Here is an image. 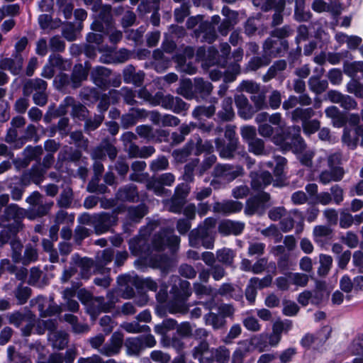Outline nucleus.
<instances>
[{"mask_svg": "<svg viewBox=\"0 0 363 363\" xmlns=\"http://www.w3.org/2000/svg\"><path fill=\"white\" fill-rule=\"evenodd\" d=\"M269 200V194L264 191L250 197L245 203V214L249 216L255 214L262 216L268 207L267 203Z\"/></svg>", "mask_w": 363, "mask_h": 363, "instance_id": "obj_10", "label": "nucleus"}, {"mask_svg": "<svg viewBox=\"0 0 363 363\" xmlns=\"http://www.w3.org/2000/svg\"><path fill=\"white\" fill-rule=\"evenodd\" d=\"M194 89L195 96L199 95L202 99H206L211 94L213 86L210 82L196 77L194 79Z\"/></svg>", "mask_w": 363, "mask_h": 363, "instance_id": "obj_45", "label": "nucleus"}, {"mask_svg": "<svg viewBox=\"0 0 363 363\" xmlns=\"http://www.w3.org/2000/svg\"><path fill=\"white\" fill-rule=\"evenodd\" d=\"M27 218L28 215L26 209L20 207L16 203H10L4 210L2 215V219L4 221L9 222L13 220L12 223L8 224V225L17 226L19 225V229L23 230L25 228V225L23 223V220Z\"/></svg>", "mask_w": 363, "mask_h": 363, "instance_id": "obj_16", "label": "nucleus"}, {"mask_svg": "<svg viewBox=\"0 0 363 363\" xmlns=\"http://www.w3.org/2000/svg\"><path fill=\"white\" fill-rule=\"evenodd\" d=\"M244 174V168L240 164L219 163L214 167L211 175L213 177H221L223 181L231 182Z\"/></svg>", "mask_w": 363, "mask_h": 363, "instance_id": "obj_13", "label": "nucleus"}, {"mask_svg": "<svg viewBox=\"0 0 363 363\" xmlns=\"http://www.w3.org/2000/svg\"><path fill=\"white\" fill-rule=\"evenodd\" d=\"M194 148V142L193 140H189L182 147L174 150L172 155L177 163H184L192 153Z\"/></svg>", "mask_w": 363, "mask_h": 363, "instance_id": "obj_48", "label": "nucleus"}, {"mask_svg": "<svg viewBox=\"0 0 363 363\" xmlns=\"http://www.w3.org/2000/svg\"><path fill=\"white\" fill-rule=\"evenodd\" d=\"M220 61H221V59L219 51L214 47H211L208 50L205 62L202 63V67L205 69L213 65L225 67L226 66L225 64Z\"/></svg>", "mask_w": 363, "mask_h": 363, "instance_id": "obj_60", "label": "nucleus"}, {"mask_svg": "<svg viewBox=\"0 0 363 363\" xmlns=\"http://www.w3.org/2000/svg\"><path fill=\"white\" fill-rule=\"evenodd\" d=\"M159 225L157 221L149 222L146 226L140 229V233L129 241V249L135 256L147 257L152 252L148 237Z\"/></svg>", "mask_w": 363, "mask_h": 363, "instance_id": "obj_1", "label": "nucleus"}, {"mask_svg": "<svg viewBox=\"0 0 363 363\" xmlns=\"http://www.w3.org/2000/svg\"><path fill=\"white\" fill-rule=\"evenodd\" d=\"M123 77L125 83L140 86L144 81L145 73L143 71L136 72L135 67L130 65L123 69Z\"/></svg>", "mask_w": 363, "mask_h": 363, "instance_id": "obj_37", "label": "nucleus"}, {"mask_svg": "<svg viewBox=\"0 0 363 363\" xmlns=\"http://www.w3.org/2000/svg\"><path fill=\"white\" fill-rule=\"evenodd\" d=\"M206 325H211L213 330H219L225 327L226 320L218 313L209 312L203 317Z\"/></svg>", "mask_w": 363, "mask_h": 363, "instance_id": "obj_64", "label": "nucleus"}, {"mask_svg": "<svg viewBox=\"0 0 363 363\" xmlns=\"http://www.w3.org/2000/svg\"><path fill=\"white\" fill-rule=\"evenodd\" d=\"M218 103V99L213 97L210 100L208 106L200 105L194 108L192 111V117L197 120H201L203 117L211 118L216 112V104Z\"/></svg>", "mask_w": 363, "mask_h": 363, "instance_id": "obj_35", "label": "nucleus"}, {"mask_svg": "<svg viewBox=\"0 0 363 363\" xmlns=\"http://www.w3.org/2000/svg\"><path fill=\"white\" fill-rule=\"evenodd\" d=\"M192 140L194 142V155L199 156L203 153L205 154V156L214 155L212 154L214 147L211 140L203 141L198 134L194 135Z\"/></svg>", "mask_w": 363, "mask_h": 363, "instance_id": "obj_44", "label": "nucleus"}, {"mask_svg": "<svg viewBox=\"0 0 363 363\" xmlns=\"http://www.w3.org/2000/svg\"><path fill=\"white\" fill-rule=\"evenodd\" d=\"M216 161L217 157L216 155L204 156L201 162H200L199 158L191 160L184 167L183 179L186 182H194L195 175L202 177L213 167Z\"/></svg>", "mask_w": 363, "mask_h": 363, "instance_id": "obj_4", "label": "nucleus"}, {"mask_svg": "<svg viewBox=\"0 0 363 363\" xmlns=\"http://www.w3.org/2000/svg\"><path fill=\"white\" fill-rule=\"evenodd\" d=\"M243 208L241 202L234 200H225L220 202H216L213 204V210L215 213H221L223 215H229L231 213H236Z\"/></svg>", "mask_w": 363, "mask_h": 363, "instance_id": "obj_31", "label": "nucleus"}, {"mask_svg": "<svg viewBox=\"0 0 363 363\" xmlns=\"http://www.w3.org/2000/svg\"><path fill=\"white\" fill-rule=\"evenodd\" d=\"M39 258L38 250L36 245L28 243L26 245L23 255H21L20 263L23 265H29L38 261Z\"/></svg>", "mask_w": 363, "mask_h": 363, "instance_id": "obj_53", "label": "nucleus"}, {"mask_svg": "<svg viewBox=\"0 0 363 363\" xmlns=\"http://www.w3.org/2000/svg\"><path fill=\"white\" fill-rule=\"evenodd\" d=\"M88 71L82 66V65H77L74 67L71 75V85L74 89L79 87L82 82L86 79Z\"/></svg>", "mask_w": 363, "mask_h": 363, "instance_id": "obj_56", "label": "nucleus"}, {"mask_svg": "<svg viewBox=\"0 0 363 363\" xmlns=\"http://www.w3.org/2000/svg\"><path fill=\"white\" fill-rule=\"evenodd\" d=\"M33 313L30 311L22 312L16 311L13 313H8L6 318L9 323L19 328L23 322H26L28 319L32 318Z\"/></svg>", "mask_w": 363, "mask_h": 363, "instance_id": "obj_57", "label": "nucleus"}, {"mask_svg": "<svg viewBox=\"0 0 363 363\" xmlns=\"http://www.w3.org/2000/svg\"><path fill=\"white\" fill-rule=\"evenodd\" d=\"M235 103L238 116L245 120L252 118L256 112L255 108L249 103L247 98L243 94L235 95Z\"/></svg>", "mask_w": 363, "mask_h": 363, "instance_id": "obj_30", "label": "nucleus"}, {"mask_svg": "<svg viewBox=\"0 0 363 363\" xmlns=\"http://www.w3.org/2000/svg\"><path fill=\"white\" fill-rule=\"evenodd\" d=\"M26 202L29 205L26 209L28 219L34 220L48 216L54 202L48 201L45 199L44 196L38 191H33L26 199Z\"/></svg>", "mask_w": 363, "mask_h": 363, "instance_id": "obj_2", "label": "nucleus"}, {"mask_svg": "<svg viewBox=\"0 0 363 363\" xmlns=\"http://www.w3.org/2000/svg\"><path fill=\"white\" fill-rule=\"evenodd\" d=\"M45 173V169L40 164H37L25 171L21 177L26 184L34 183L39 185L44 180Z\"/></svg>", "mask_w": 363, "mask_h": 363, "instance_id": "obj_29", "label": "nucleus"}, {"mask_svg": "<svg viewBox=\"0 0 363 363\" xmlns=\"http://www.w3.org/2000/svg\"><path fill=\"white\" fill-rule=\"evenodd\" d=\"M333 236V229L328 225H318L313 228V240L320 247H324L328 245Z\"/></svg>", "mask_w": 363, "mask_h": 363, "instance_id": "obj_22", "label": "nucleus"}, {"mask_svg": "<svg viewBox=\"0 0 363 363\" xmlns=\"http://www.w3.org/2000/svg\"><path fill=\"white\" fill-rule=\"evenodd\" d=\"M331 328L329 326L323 327L315 335L307 333L301 340V345L308 349L316 340L320 343L325 342L330 337Z\"/></svg>", "mask_w": 363, "mask_h": 363, "instance_id": "obj_32", "label": "nucleus"}, {"mask_svg": "<svg viewBox=\"0 0 363 363\" xmlns=\"http://www.w3.org/2000/svg\"><path fill=\"white\" fill-rule=\"evenodd\" d=\"M287 69V62L286 60H277L269 67L267 72L262 76L264 82H268L272 79H277L283 82L286 78L284 72Z\"/></svg>", "mask_w": 363, "mask_h": 363, "instance_id": "obj_21", "label": "nucleus"}, {"mask_svg": "<svg viewBox=\"0 0 363 363\" xmlns=\"http://www.w3.org/2000/svg\"><path fill=\"white\" fill-rule=\"evenodd\" d=\"M27 186L28 185L23 182L21 177L16 182L9 183L8 188L10 191L11 199L15 201H21Z\"/></svg>", "mask_w": 363, "mask_h": 363, "instance_id": "obj_54", "label": "nucleus"}, {"mask_svg": "<svg viewBox=\"0 0 363 363\" xmlns=\"http://www.w3.org/2000/svg\"><path fill=\"white\" fill-rule=\"evenodd\" d=\"M23 65V57L21 53L13 54L11 57H6L0 60V69L9 70L13 75H18Z\"/></svg>", "mask_w": 363, "mask_h": 363, "instance_id": "obj_24", "label": "nucleus"}, {"mask_svg": "<svg viewBox=\"0 0 363 363\" xmlns=\"http://www.w3.org/2000/svg\"><path fill=\"white\" fill-rule=\"evenodd\" d=\"M106 155L110 160L113 161L118 155L116 147L107 139L103 140L101 145L96 147L91 152V157L97 160H105Z\"/></svg>", "mask_w": 363, "mask_h": 363, "instance_id": "obj_20", "label": "nucleus"}, {"mask_svg": "<svg viewBox=\"0 0 363 363\" xmlns=\"http://www.w3.org/2000/svg\"><path fill=\"white\" fill-rule=\"evenodd\" d=\"M192 357L199 363H213L214 357L208 342L197 344L191 350Z\"/></svg>", "mask_w": 363, "mask_h": 363, "instance_id": "obj_25", "label": "nucleus"}, {"mask_svg": "<svg viewBox=\"0 0 363 363\" xmlns=\"http://www.w3.org/2000/svg\"><path fill=\"white\" fill-rule=\"evenodd\" d=\"M99 11L91 24V29L100 33H108L113 28V18L111 13V6L100 5Z\"/></svg>", "mask_w": 363, "mask_h": 363, "instance_id": "obj_11", "label": "nucleus"}, {"mask_svg": "<svg viewBox=\"0 0 363 363\" xmlns=\"http://www.w3.org/2000/svg\"><path fill=\"white\" fill-rule=\"evenodd\" d=\"M345 173L343 168H329L328 169L323 170L320 172L319 175V182L324 185L332 182H340L342 179Z\"/></svg>", "mask_w": 363, "mask_h": 363, "instance_id": "obj_39", "label": "nucleus"}, {"mask_svg": "<svg viewBox=\"0 0 363 363\" xmlns=\"http://www.w3.org/2000/svg\"><path fill=\"white\" fill-rule=\"evenodd\" d=\"M312 13L306 9V0H295L294 18L298 22H308L312 18Z\"/></svg>", "mask_w": 363, "mask_h": 363, "instance_id": "obj_49", "label": "nucleus"}, {"mask_svg": "<svg viewBox=\"0 0 363 363\" xmlns=\"http://www.w3.org/2000/svg\"><path fill=\"white\" fill-rule=\"evenodd\" d=\"M245 225V223L240 221L226 220L219 224L218 232L223 235H238L243 231Z\"/></svg>", "mask_w": 363, "mask_h": 363, "instance_id": "obj_36", "label": "nucleus"}, {"mask_svg": "<svg viewBox=\"0 0 363 363\" xmlns=\"http://www.w3.org/2000/svg\"><path fill=\"white\" fill-rule=\"evenodd\" d=\"M117 220V216L113 213H96L93 226L94 231L96 235L106 233L116 225Z\"/></svg>", "mask_w": 363, "mask_h": 363, "instance_id": "obj_17", "label": "nucleus"}, {"mask_svg": "<svg viewBox=\"0 0 363 363\" xmlns=\"http://www.w3.org/2000/svg\"><path fill=\"white\" fill-rule=\"evenodd\" d=\"M181 239L174 233L172 228H163L155 233L152 239L151 249L156 251L164 250L169 247L172 250L179 247Z\"/></svg>", "mask_w": 363, "mask_h": 363, "instance_id": "obj_8", "label": "nucleus"}, {"mask_svg": "<svg viewBox=\"0 0 363 363\" xmlns=\"http://www.w3.org/2000/svg\"><path fill=\"white\" fill-rule=\"evenodd\" d=\"M328 296L325 283L318 281H316L313 290H305L299 294L297 301L303 306H306L310 303L312 305L319 306L328 299Z\"/></svg>", "mask_w": 363, "mask_h": 363, "instance_id": "obj_9", "label": "nucleus"}, {"mask_svg": "<svg viewBox=\"0 0 363 363\" xmlns=\"http://www.w3.org/2000/svg\"><path fill=\"white\" fill-rule=\"evenodd\" d=\"M170 294L188 300L192 294L190 282L186 280L179 279V286H173L170 290Z\"/></svg>", "mask_w": 363, "mask_h": 363, "instance_id": "obj_55", "label": "nucleus"}, {"mask_svg": "<svg viewBox=\"0 0 363 363\" xmlns=\"http://www.w3.org/2000/svg\"><path fill=\"white\" fill-rule=\"evenodd\" d=\"M114 257V250L111 248H107L97 253L95 261V269L94 273L104 274L108 272L110 269L106 266L111 263Z\"/></svg>", "mask_w": 363, "mask_h": 363, "instance_id": "obj_26", "label": "nucleus"}, {"mask_svg": "<svg viewBox=\"0 0 363 363\" xmlns=\"http://www.w3.org/2000/svg\"><path fill=\"white\" fill-rule=\"evenodd\" d=\"M111 69L105 67H96L91 73L93 82L101 89H106L111 85Z\"/></svg>", "mask_w": 363, "mask_h": 363, "instance_id": "obj_27", "label": "nucleus"}, {"mask_svg": "<svg viewBox=\"0 0 363 363\" xmlns=\"http://www.w3.org/2000/svg\"><path fill=\"white\" fill-rule=\"evenodd\" d=\"M123 345V334L121 332H114L108 342L104 345L99 352L106 357H111L119 354Z\"/></svg>", "mask_w": 363, "mask_h": 363, "instance_id": "obj_19", "label": "nucleus"}, {"mask_svg": "<svg viewBox=\"0 0 363 363\" xmlns=\"http://www.w3.org/2000/svg\"><path fill=\"white\" fill-rule=\"evenodd\" d=\"M235 116V114L233 107V99L231 97L225 98L222 101L220 110L216 113L218 121H232Z\"/></svg>", "mask_w": 363, "mask_h": 363, "instance_id": "obj_38", "label": "nucleus"}, {"mask_svg": "<svg viewBox=\"0 0 363 363\" xmlns=\"http://www.w3.org/2000/svg\"><path fill=\"white\" fill-rule=\"evenodd\" d=\"M82 156L81 150L68 146H65L58 155L60 160L72 162H78Z\"/></svg>", "mask_w": 363, "mask_h": 363, "instance_id": "obj_59", "label": "nucleus"}, {"mask_svg": "<svg viewBox=\"0 0 363 363\" xmlns=\"http://www.w3.org/2000/svg\"><path fill=\"white\" fill-rule=\"evenodd\" d=\"M48 341L51 345L57 350L64 349L69 341L68 334L65 331H57L52 333H48Z\"/></svg>", "mask_w": 363, "mask_h": 363, "instance_id": "obj_52", "label": "nucleus"}, {"mask_svg": "<svg viewBox=\"0 0 363 363\" xmlns=\"http://www.w3.org/2000/svg\"><path fill=\"white\" fill-rule=\"evenodd\" d=\"M308 84L310 90L316 95H320L325 91L328 87V82L326 79H321L318 76H311Z\"/></svg>", "mask_w": 363, "mask_h": 363, "instance_id": "obj_61", "label": "nucleus"}, {"mask_svg": "<svg viewBox=\"0 0 363 363\" xmlns=\"http://www.w3.org/2000/svg\"><path fill=\"white\" fill-rule=\"evenodd\" d=\"M84 297L80 298L81 301L86 303L88 313L91 317L96 318L101 313V301L99 296L94 297L91 294L84 292L83 294Z\"/></svg>", "mask_w": 363, "mask_h": 363, "instance_id": "obj_41", "label": "nucleus"}, {"mask_svg": "<svg viewBox=\"0 0 363 363\" xmlns=\"http://www.w3.org/2000/svg\"><path fill=\"white\" fill-rule=\"evenodd\" d=\"M138 135L133 132H125L121 138L123 143L124 151L128 154L129 158H147L153 155L155 149L153 146H143L140 147L136 145Z\"/></svg>", "mask_w": 363, "mask_h": 363, "instance_id": "obj_6", "label": "nucleus"}, {"mask_svg": "<svg viewBox=\"0 0 363 363\" xmlns=\"http://www.w3.org/2000/svg\"><path fill=\"white\" fill-rule=\"evenodd\" d=\"M196 38L201 43H213L218 38L216 27L208 21L201 22L194 30Z\"/></svg>", "mask_w": 363, "mask_h": 363, "instance_id": "obj_18", "label": "nucleus"}, {"mask_svg": "<svg viewBox=\"0 0 363 363\" xmlns=\"http://www.w3.org/2000/svg\"><path fill=\"white\" fill-rule=\"evenodd\" d=\"M262 48L268 57H283L289 50V43L286 39H277L269 36L264 40Z\"/></svg>", "mask_w": 363, "mask_h": 363, "instance_id": "obj_15", "label": "nucleus"}, {"mask_svg": "<svg viewBox=\"0 0 363 363\" xmlns=\"http://www.w3.org/2000/svg\"><path fill=\"white\" fill-rule=\"evenodd\" d=\"M240 135L247 145L248 152L256 156H266L269 149L263 139L257 137V130L252 125H244L240 128Z\"/></svg>", "mask_w": 363, "mask_h": 363, "instance_id": "obj_5", "label": "nucleus"}, {"mask_svg": "<svg viewBox=\"0 0 363 363\" xmlns=\"http://www.w3.org/2000/svg\"><path fill=\"white\" fill-rule=\"evenodd\" d=\"M186 299L172 294V298L167 303V309L172 314L184 315L189 311V305L186 303Z\"/></svg>", "mask_w": 363, "mask_h": 363, "instance_id": "obj_42", "label": "nucleus"}, {"mask_svg": "<svg viewBox=\"0 0 363 363\" xmlns=\"http://www.w3.org/2000/svg\"><path fill=\"white\" fill-rule=\"evenodd\" d=\"M217 261L225 267H234L236 252L228 247H223L216 252Z\"/></svg>", "mask_w": 363, "mask_h": 363, "instance_id": "obj_47", "label": "nucleus"}, {"mask_svg": "<svg viewBox=\"0 0 363 363\" xmlns=\"http://www.w3.org/2000/svg\"><path fill=\"white\" fill-rule=\"evenodd\" d=\"M216 147L219 155L223 159L232 160L235 157V153L238 150L239 143L228 142L225 144L220 138L215 140Z\"/></svg>", "mask_w": 363, "mask_h": 363, "instance_id": "obj_34", "label": "nucleus"}, {"mask_svg": "<svg viewBox=\"0 0 363 363\" xmlns=\"http://www.w3.org/2000/svg\"><path fill=\"white\" fill-rule=\"evenodd\" d=\"M189 243L191 247L194 248L203 247L206 249H213L214 238L211 232H207L205 227L198 226L190 231Z\"/></svg>", "mask_w": 363, "mask_h": 363, "instance_id": "obj_12", "label": "nucleus"}, {"mask_svg": "<svg viewBox=\"0 0 363 363\" xmlns=\"http://www.w3.org/2000/svg\"><path fill=\"white\" fill-rule=\"evenodd\" d=\"M306 148V144L301 135V127L292 125L286 129V142L285 151H292L298 154L303 152Z\"/></svg>", "mask_w": 363, "mask_h": 363, "instance_id": "obj_14", "label": "nucleus"}, {"mask_svg": "<svg viewBox=\"0 0 363 363\" xmlns=\"http://www.w3.org/2000/svg\"><path fill=\"white\" fill-rule=\"evenodd\" d=\"M273 178L271 173L267 171H263L260 174H256L252 177L251 186L254 190L259 191L270 184Z\"/></svg>", "mask_w": 363, "mask_h": 363, "instance_id": "obj_50", "label": "nucleus"}, {"mask_svg": "<svg viewBox=\"0 0 363 363\" xmlns=\"http://www.w3.org/2000/svg\"><path fill=\"white\" fill-rule=\"evenodd\" d=\"M48 83L40 78L26 79L23 84V94L24 96H33L35 104L44 106L48 101L47 92Z\"/></svg>", "mask_w": 363, "mask_h": 363, "instance_id": "obj_3", "label": "nucleus"}, {"mask_svg": "<svg viewBox=\"0 0 363 363\" xmlns=\"http://www.w3.org/2000/svg\"><path fill=\"white\" fill-rule=\"evenodd\" d=\"M19 225L16 226L6 225L0 231V248H2L6 244H11L13 240L18 238V233L21 232Z\"/></svg>", "mask_w": 363, "mask_h": 363, "instance_id": "obj_51", "label": "nucleus"}, {"mask_svg": "<svg viewBox=\"0 0 363 363\" xmlns=\"http://www.w3.org/2000/svg\"><path fill=\"white\" fill-rule=\"evenodd\" d=\"M220 295L221 296H229L235 300L240 301L243 297L242 291L240 288L235 287L231 283H224L220 286L216 291V296Z\"/></svg>", "mask_w": 363, "mask_h": 363, "instance_id": "obj_46", "label": "nucleus"}, {"mask_svg": "<svg viewBox=\"0 0 363 363\" xmlns=\"http://www.w3.org/2000/svg\"><path fill=\"white\" fill-rule=\"evenodd\" d=\"M147 116V111L143 108H131L127 113L121 117V125L123 128L128 129L135 125L139 119Z\"/></svg>", "mask_w": 363, "mask_h": 363, "instance_id": "obj_28", "label": "nucleus"}, {"mask_svg": "<svg viewBox=\"0 0 363 363\" xmlns=\"http://www.w3.org/2000/svg\"><path fill=\"white\" fill-rule=\"evenodd\" d=\"M148 208L145 203H140L135 206H130L128 208V218L134 223H139L147 213Z\"/></svg>", "mask_w": 363, "mask_h": 363, "instance_id": "obj_63", "label": "nucleus"}, {"mask_svg": "<svg viewBox=\"0 0 363 363\" xmlns=\"http://www.w3.org/2000/svg\"><path fill=\"white\" fill-rule=\"evenodd\" d=\"M315 114V112L313 108L298 106L291 112L290 118L294 123H301L303 125L307 121L312 118Z\"/></svg>", "mask_w": 363, "mask_h": 363, "instance_id": "obj_40", "label": "nucleus"}, {"mask_svg": "<svg viewBox=\"0 0 363 363\" xmlns=\"http://www.w3.org/2000/svg\"><path fill=\"white\" fill-rule=\"evenodd\" d=\"M134 279L130 275H121L118 277L117 283L122 292V297L130 298L134 296L135 291L133 287Z\"/></svg>", "mask_w": 363, "mask_h": 363, "instance_id": "obj_43", "label": "nucleus"}, {"mask_svg": "<svg viewBox=\"0 0 363 363\" xmlns=\"http://www.w3.org/2000/svg\"><path fill=\"white\" fill-rule=\"evenodd\" d=\"M74 264L80 268L79 275L81 278L88 279L95 269V262L88 257H81L78 254H74L71 258V264Z\"/></svg>", "mask_w": 363, "mask_h": 363, "instance_id": "obj_23", "label": "nucleus"}, {"mask_svg": "<svg viewBox=\"0 0 363 363\" xmlns=\"http://www.w3.org/2000/svg\"><path fill=\"white\" fill-rule=\"evenodd\" d=\"M116 198L123 202H137L139 200L138 188L133 184H126L118 189Z\"/></svg>", "mask_w": 363, "mask_h": 363, "instance_id": "obj_33", "label": "nucleus"}, {"mask_svg": "<svg viewBox=\"0 0 363 363\" xmlns=\"http://www.w3.org/2000/svg\"><path fill=\"white\" fill-rule=\"evenodd\" d=\"M250 351V346L247 342H240L232 354L231 363H244Z\"/></svg>", "mask_w": 363, "mask_h": 363, "instance_id": "obj_62", "label": "nucleus"}, {"mask_svg": "<svg viewBox=\"0 0 363 363\" xmlns=\"http://www.w3.org/2000/svg\"><path fill=\"white\" fill-rule=\"evenodd\" d=\"M157 342L151 334L128 337L123 342L125 353L128 356L139 357L146 347H153Z\"/></svg>", "mask_w": 363, "mask_h": 363, "instance_id": "obj_7", "label": "nucleus"}, {"mask_svg": "<svg viewBox=\"0 0 363 363\" xmlns=\"http://www.w3.org/2000/svg\"><path fill=\"white\" fill-rule=\"evenodd\" d=\"M41 317L52 316L60 314L63 308L54 302L53 298H50L48 302V305L39 303L38 306Z\"/></svg>", "mask_w": 363, "mask_h": 363, "instance_id": "obj_58", "label": "nucleus"}]
</instances>
